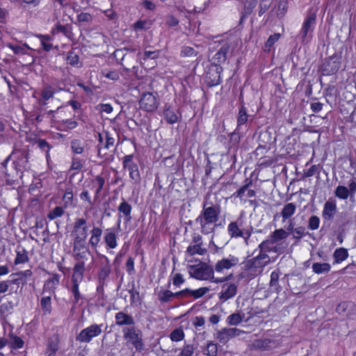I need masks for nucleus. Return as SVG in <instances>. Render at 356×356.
<instances>
[{
    "mask_svg": "<svg viewBox=\"0 0 356 356\" xmlns=\"http://www.w3.org/2000/svg\"><path fill=\"white\" fill-rule=\"evenodd\" d=\"M133 154L126 155L123 158V168H127L129 170V172H134L137 170H138V165L135 163L132 162L133 160Z\"/></svg>",
    "mask_w": 356,
    "mask_h": 356,
    "instance_id": "35",
    "label": "nucleus"
},
{
    "mask_svg": "<svg viewBox=\"0 0 356 356\" xmlns=\"http://www.w3.org/2000/svg\"><path fill=\"white\" fill-rule=\"evenodd\" d=\"M222 72L221 66L209 65L206 75V81L209 87H213L221 83L220 74Z\"/></svg>",
    "mask_w": 356,
    "mask_h": 356,
    "instance_id": "11",
    "label": "nucleus"
},
{
    "mask_svg": "<svg viewBox=\"0 0 356 356\" xmlns=\"http://www.w3.org/2000/svg\"><path fill=\"white\" fill-rule=\"evenodd\" d=\"M337 213V205L335 202L327 201L323 207L322 216L323 218V226L330 221H331Z\"/></svg>",
    "mask_w": 356,
    "mask_h": 356,
    "instance_id": "16",
    "label": "nucleus"
},
{
    "mask_svg": "<svg viewBox=\"0 0 356 356\" xmlns=\"http://www.w3.org/2000/svg\"><path fill=\"white\" fill-rule=\"evenodd\" d=\"M316 24V14L313 12L309 13L299 32V35L303 44L309 43L312 39Z\"/></svg>",
    "mask_w": 356,
    "mask_h": 356,
    "instance_id": "3",
    "label": "nucleus"
},
{
    "mask_svg": "<svg viewBox=\"0 0 356 356\" xmlns=\"http://www.w3.org/2000/svg\"><path fill=\"white\" fill-rule=\"evenodd\" d=\"M194 352V347L191 344L185 345L179 356H191Z\"/></svg>",
    "mask_w": 356,
    "mask_h": 356,
    "instance_id": "64",
    "label": "nucleus"
},
{
    "mask_svg": "<svg viewBox=\"0 0 356 356\" xmlns=\"http://www.w3.org/2000/svg\"><path fill=\"white\" fill-rule=\"evenodd\" d=\"M66 59L67 63L72 66L76 65L79 61V57L78 54H76L74 51H70L68 52Z\"/></svg>",
    "mask_w": 356,
    "mask_h": 356,
    "instance_id": "59",
    "label": "nucleus"
},
{
    "mask_svg": "<svg viewBox=\"0 0 356 356\" xmlns=\"http://www.w3.org/2000/svg\"><path fill=\"white\" fill-rule=\"evenodd\" d=\"M113 56L117 62L124 66V61L126 58H130V55L124 51V49H118L113 52Z\"/></svg>",
    "mask_w": 356,
    "mask_h": 356,
    "instance_id": "38",
    "label": "nucleus"
},
{
    "mask_svg": "<svg viewBox=\"0 0 356 356\" xmlns=\"http://www.w3.org/2000/svg\"><path fill=\"white\" fill-rule=\"evenodd\" d=\"M257 3V0H245L244 2V14L246 15L251 14Z\"/></svg>",
    "mask_w": 356,
    "mask_h": 356,
    "instance_id": "49",
    "label": "nucleus"
},
{
    "mask_svg": "<svg viewBox=\"0 0 356 356\" xmlns=\"http://www.w3.org/2000/svg\"><path fill=\"white\" fill-rule=\"evenodd\" d=\"M275 138H273L271 133L268 131H264L259 133L258 142L259 144L271 147Z\"/></svg>",
    "mask_w": 356,
    "mask_h": 356,
    "instance_id": "31",
    "label": "nucleus"
},
{
    "mask_svg": "<svg viewBox=\"0 0 356 356\" xmlns=\"http://www.w3.org/2000/svg\"><path fill=\"white\" fill-rule=\"evenodd\" d=\"M218 352L217 344L209 342L207 343L206 349L204 350V354L208 356H216Z\"/></svg>",
    "mask_w": 356,
    "mask_h": 356,
    "instance_id": "52",
    "label": "nucleus"
},
{
    "mask_svg": "<svg viewBox=\"0 0 356 356\" xmlns=\"http://www.w3.org/2000/svg\"><path fill=\"white\" fill-rule=\"evenodd\" d=\"M159 300L162 302H168L172 298H176L175 293L169 290L161 291L159 294Z\"/></svg>",
    "mask_w": 356,
    "mask_h": 356,
    "instance_id": "40",
    "label": "nucleus"
},
{
    "mask_svg": "<svg viewBox=\"0 0 356 356\" xmlns=\"http://www.w3.org/2000/svg\"><path fill=\"white\" fill-rule=\"evenodd\" d=\"M140 108L147 112H154L159 104L156 97L151 92L143 93L140 101Z\"/></svg>",
    "mask_w": 356,
    "mask_h": 356,
    "instance_id": "10",
    "label": "nucleus"
},
{
    "mask_svg": "<svg viewBox=\"0 0 356 356\" xmlns=\"http://www.w3.org/2000/svg\"><path fill=\"white\" fill-rule=\"evenodd\" d=\"M296 209V206L294 203L291 202L286 204L280 213L283 218V222L289 219L295 213Z\"/></svg>",
    "mask_w": 356,
    "mask_h": 356,
    "instance_id": "26",
    "label": "nucleus"
},
{
    "mask_svg": "<svg viewBox=\"0 0 356 356\" xmlns=\"http://www.w3.org/2000/svg\"><path fill=\"white\" fill-rule=\"evenodd\" d=\"M16 161L14 162L17 170L22 172L29 168V153L26 150H19Z\"/></svg>",
    "mask_w": 356,
    "mask_h": 356,
    "instance_id": "17",
    "label": "nucleus"
},
{
    "mask_svg": "<svg viewBox=\"0 0 356 356\" xmlns=\"http://www.w3.org/2000/svg\"><path fill=\"white\" fill-rule=\"evenodd\" d=\"M238 221L232 222L228 225V232L232 238L243 236V229L239 227Z\"/></svg>",
    "mask_w": 356,
    "mask_h": 356,
    "instance_id": "29",
    "label": "nucleus"
},
{
    "mask_svg": "<svg viewBox=\"0 0 356 356\" xmlns=\"http://www.w3.org/2000/svg\"><path fill=\"white\" fill-rule=\"evenodd\" d=\"M84 161L77 157H72V165L70 167L71 170H81L83 167Z\"/></svg>",
    "mask_w": 356,
    "mask_h": 356,
    "instance_id": "58",
    "label": "nucleus"
},
{
    "mask_svg": "<svg viewBox=\"0 0 356 356\" xmlns=\"http://www.w3.org/2000/svg\"><path fill=\"white\" fill-rule=\"evenodd\" d=\"M293 238L296 239L297 241H300L305 234V227L303 226H299L296 227V229L291 233Z\"/></svg>",
    "mask_w": 356,
    "mask_h": 356,
    "instance_id": "57",
    "label": "nucleus"
},
{
    "mask_svg": "<svg viewBox=\"0 0 356 356\" xmlns=\"http://www.w3.org/2000/svg\"><path fill=\"white\" fill-rule=\"evenodd\" d=\"M341 56L337 54L326 59L321 67L322 75L330 76L336 74L341 67Z\"/></svg>",
    "mask_w": 356,
    "mask_h": 356,
    "instance_id": "6",
    "label": "nucleus"
},
{
    "mask_svg": "<svg viewBox=\"0 0 356 356\" xmlns=\"http://www.w3.org/2000/svg\"><path fill=\"white\" fill-rule=\"evenodd\" d=\"M320 218L317 216H312L308 220V228L311 230H316L318 228Z\"/></svg>",
    "mask_w": 356,
    "mask_h": 356,
    "instance_id": "60",
    "label": "nucleus"
},
{
    "mask_svg": "<svg viewBox=\"0 0 356 356\" xmlns=\"http://www.w3.org/2000/svg\"><path fill=\"white\" fill-rule=\"evenodd\" d=\"M242 332V330L236 327L223 328L218 332L217 339L220 343L225 344L229 341L230 339L240 335V334Z\"/></svg>",
    "mask_w": 356,
    "mask_h": 356,
    "instance_id": "14",
    "label": "nucleus"
},
{
    "mask_svg": "<svg viewBox=\"0 0 356 356\" xmlns=\"http://www.w3.org/2000/svg\"><path fill=\"white\" fill-rule=\"evenodd\" d=\"M131 205L126 202L124 199L118 206V210L120 213L123 214L125 222H129L131 220Z\"/></svg>",
    "mask_w": 356,
    "mask_h": 356,
    "instance_id": "24",
    "label": "nucleus"
},
{
    "mask_svg": "<svg viewBox=\"0 0 356 356\" xmlns=\"http://www.w3.org/2000/svg\"><path fill=\"white\" fill-rule=\"evenodd\" d=\"M273 244H275V243L271 241V239L270 237L268 239L264 241L259 245V249L260 250L259 253L266 254L267 252H270L272 250L271 249L272 245H273Z\"/></svg>",
    "mask_w": 356,
    "mask_h": 356,
    "instance_id": "47",
    "label": "nucleus"
},
{
    "mask_svg": "<svg viewBox=\"0 0 356 356\" xmlns=\"http://www.w3.org/2000/svg\"><path fill=\"white\" fill-rule=\"evenodd\" d=\"M59 338L58 335H53L48 340L47 350L49 351L48 356L54 355L58 350Z\"/></svg>",
    "mask_w": 356,
    "mask_h": 356,
    "instance_id": "27",
    "label": "nucleus"
},
{
    "mask_svg": "<svg viewBox=\"0 0 356 356\" xmlns=\"http://www.w3.org/2000/svg\"><path fill=\"white\" fill-rule=\"evenodd\" d=\"M163 115L166 122L169 124H174L178 122L181 118V115L179 113L178 111H175L169 104H165L164 106Z\"/></svg>",
    "mask_w": 356,
    "mask_h": 356,
    "instance_id": "15",
    "label": "nucleus"
},
{
    "mask_svg": "<svg viewBox=\"0 0 356 356\" xmlns=\"http://www.w3.org/2000/svg\"><path fill=\"white\" fill-rule=\"evenodd\" d=\"M111 272V268L108 266H104L101 268L99 273H98V277L99 282L102 284H104L105 280L108 277Z\"/></svg>",
    "mask_w": 356,
    "mask_h": 356,
    "instance_id": "46",
    "label": "nucleus"
},
{
    "mask_svg": "<svg viewBox=\"0 0 356 356\" xmlns=\"http://www.w3.org/2000/svg\"><path fill=\"white\" fill-rule=\"evenodd\" d=\"M102 229L98 227H94L91 230V237L89 241L90 245L92 248H96L100 241Z\"/></svg>",
    "mask_w": 356,
    "mask_h": 356,
    "instance_id": "28",
    "label": "nucleus"
},
{
    "mask_svg": "<svg viewBox=\"0 0 356 356\" xmlns=\"http://www.w3.org/2000/svg\"><path fill=\"white\" fill-rule=\"evenodd\" d=\"M124 338L131 343L137 350H142L144 348V343L142 339V333L134 327H126L123 330Z\"/></svg>",
    "mask_w": 356,
    "mask_h": 356,
    "instance_id": "7",
    "label": "nucleus"
},
{
    "mask_svg": "<svg viewBox=\"0 0 356 356\" xmlns=\"http://www.w3.org/2000/svg\"><path fill=\"white\" fill-rule=\"evenodd\" d=\"M33 273L31 270L20 271L16 273H13L11 276H17V277L13 278L10 280L12 284H19L22 283V285L26 284V278L31 277Z\"/></svg>",
    "mask_w": 356,
    "mask_h": 356,
    "instance_id": "22",
    "label": "nucleus"
},
{
    "mask_svg": "<svg viewBox=\"0 0 356 356\" xmlns=\"http://www.w3.org/2000/svg\"><path fill=\"white\" fill-rule=\"evenodd\" d=\"M220 214V205L209 203L207 200L203 202L202 210L195 219V222L200 225L202 234H207L214 231L215 227H209V225L219 220Z\"/></svg>",
    "mask_w": 356,
    "mask_h": 356,
    "instance_id": "1",
    "label": "nucleus"
},
{
    "mask_svg": "<svg viewBox=\"0 0 356 356\" xmlns=\"http://www.w3.org/2000/svg\"><path fill=\"white\" fill-rule=\"evenodd\" d=\"M353 306V303L350 302H343L339 303L336 308V311L341 315L348 316V309Z\"/></svg>",
    "mask_w": 356,
    "mask_h": 356,
    "instance_id": "48",
    "label": "nucleus"
},
{
    "mask_svg": "<svg viewBox=\"0 0 356 356\" xmlns=\"http://www.w3.org/2000/svg\"><path fill=\"white\" fill-rule=\"evenodd\" d=\"M197 52L191 47L184 46L181 48V56L183 57H195Z\"/></svg>",
    "mask_w": 356,
    "mask_h": 356,
    "instance_id": "54",
    "label": "nucleus"
},
{
    "mask_svg": "<svg viewBox=\"0 0 356 356\" xmlns=\"http://www.w3.org/2000/svg\"><path fill=\"white\" fill-rule=\"evenodd\" d=\"M238 263V259L234 256L229 255L227 259H222L218 261L216 266L215 270L216 272H222L225 269H230L232 267L236 266Z\"/></svg>",
    "mask_w": 356,
    "mask_h": 356,
    "instance_id": "18",
    "label": "nucleus"
},
{
    "mask_svg": "<svg viewBox=\"0 0 356 356\" xmlns=\"http://www.w3.org/2000/svg\"><path fill=\"white\" fill-rule=\"evenodd\" d=\"M72 293L74 296L73 305H75L78 303L79 300L81 298V295L79 291V282L76 280H72Z\"/></svg>",
    "mask_w": 356,
    "mask_h": 356,
    "instance_id": "42",
    "label": "nucleus"
},
{
    "mask_svg": "<svg viewBox=\"0 0 356 356\" xmlns=\"http://www.w3.org/2000/svg\"><path fill=\"white\" fill-rule=\"evenodd\" d=\"M249 115L247 113V108L245 107L244 104L242 103L238 109V113L237 117V127L235 132L239 134L243 126H245L248 122Z\"/></svg>",
    "mask_w": 356,
    "mask_h": 356,
    "instance_id": "20",
    "label": "nucleus"
},
{
    "mask_svg": "<svg viewBox=\"0 0 356 356\" xmlns=\"http://www.w3.org/2000/svg\"><path fill=\"white\" fill-rule=\"evenodd\" d=\"M95 182L97 185V189L95 191V196H96V197H97L99 193L103 189V187H104V185L105 183V180H104V178L101 176H97L95 177Z\"/></svg>",
    "mask_w": 356,
    "mask_h": 356,
    "instance_id": "63",
    "label": "nucleus"
},
{
    "mask_svg": "<svg viewBox=\"0 0 356 356\" xmlns=\"http://www.w3.org/2000/svg\"><path fill=\"white\" fill-rule=\"evenodd\" d=\"M280 34L274 33L273 35H270L268 39L265 43V49L264 50L270 51V47L280 39Z\"/></svg>",
    "mask_w": 356,
    "mask_h": 356,
    "instance_id": "55",
    "label": "nucleus"
},
{
    "mask_svg": "<svg viewBox=\"0 0 356 356\" xmlns=\"http://www.w3.org/2000/svg\"><path fill=\"white\" fill-rule=\"evenodd\" d=\"M102 333L101 325L92 324L82 330L76 336V340L81 343H89L93 337L99 336Z\"/></svg>",
    "mask_w": 356,
    "mask_h": 356,
    "instance_id": "9",
    "label": "nucleus"
},
{
    "mask_svg": "<svg viewBox=\"0 0 356 356\" xmlns=\"http://www.w3.org/2000/svg\"><path fill=\"white\" fill-rule=\"evenodd\" d=\"M17 256L15 259V264H24L29 261L27 251L22 247H18L16 251Z\"/></svg>",
    "mask_w": 356,
    "mask_h": 356,
    "instance_id": "34",
    "label": "nucleus"
},
{
    "mask_svg": "<svg viewBox=\"0 0 356 356\" xmlns=\"http://www.w3.org/2000/svg\"><path fill=\"white\" fill-rule=\"evenodd\" d=\"M70 147L73 153L81 154L83 152L84 147L81 140L74 139L70 142Z\"/></svg>",
    "mask_w": 356,
    "mask_h": 356,
    "instance_id": "44",
    "label": "nucleus"
},
{
    "mask_svg": "<svg viewBox=\"0 0 356 356\" xmlns=\"http://www.w3.org/2000/svg\"><path fill=\"white\" fill-rule=\"evenodd\" d=\"M115 321H115L116 325H120V326L132 325L135 323L134 318L131 316H130L123 312H118L115 314Z\"/></svg>",
    "mask_w": 356,
    "mask_h": 356,
    "instance_id": "21",
    "label": "nucleus"
},
{
    "mask_svg": "<svg viewBox=\"0 0 356 356\" xmlns=\"http://www.w3.org/2000/svg\"><path fill=\"white\" fill-rule=\"evenodd\" d=\"M72 257L76 261H93V257L87 244H72Z\"/></svg>",
    "mask_w": 356,
    "mask_h": 356,
    "instance_id": "8",
    "label": "nucleus"
},
{
    "mask_svg": "<svg viewBox=\"0 0 356 356\" xmlns=\"http://www.w3.org/2000/svg\"><path fill=\"white\" fill-rule=\"evenodd\" d=\"M40 305L43 315L50 314L51 312V294L44 296L41 298Z\"/></svg>",
    "mask_w": 356,
    "mask_h": 356,
    "instance_id": "32",
    "label": "nucleus"
},
{
    "mask_svg": "<svg viewBox=\"0 0 356 356\" xmlns=\"http://www.w3.org/2000/svg\"><path fill=\"white\" fill-rule=\"evenodd\" d=\"M188 268L189 274L192 277L201 280H210L211 282L215 283L229 281L233 276L232 274H230L228 276L222 278H216L213 276V268L205 263L201 264L200 266L196 265H191L188 266Z\"/></svg>",
    "mask_w": 356,
    "mask_h": 356,
    "instance_id": "2",
    "label": "nucleus"
},
{
    "mask_svg": "<svg viewBox=\"0 0 356 356\" xmlns=\"http://www.w3.org/2000/svg\"><path fill=\"white\" fill-rule=\"evenodd\" d=\"M104 241L106 245L110 248H115L117 246L116 235L113 232L106 233Z\"/></svg>",
    "mask_w": 356,
    "mask_h": 356,
    "instance_id": "45",
    "label": "nucleus"
},
{
    "mask_svg": "<svg viewBox=\"0 0 356 356\" xmlns=\"http://www.w3.org/2000/svg\"><path fill=\"white\" fill-rule=\"evenodd\" d=\"M270 149L271 147L264 145L262 144L259 143V146L254 151V154L257 156H261V158L259 159V161H261L264 159L265 154H266Z\"/></svg>",
    "mask_w": 356,
    "mask_h": 356,
    "instance_id": "51",
    "label": "nucleus"
},
{
    "mask_svg": "<svg viewBox=\"0 0 356 356\" xmlns=\"http://www.w3.org/2000/svg\"><path fill=\"white\" fill-rule=\"evenodd\" d=\"M289 235V233L286 230L280 228L275 229L273 232H272L269 237L270 238L271 241L275 243L281 240L286 239Z\"/></svg>",
    "mask_w": 356,
    "mask_h": 356,
    "instance_id": "30",
    "label": "nucleus"
},
{
    "mask_svg": "<svg viewBox=\"0 0 356 356\" xmlns=\"http://www.w3.org/2000/svg\"><path fill=\"white\" fill-rule=\"evenodd\" d=\"M73 190L72 187L66 188L64 195H63V200L65 201V204L72 205L73 204Z\"/></svg>",
    "mask_w": 356,
    "mask_h": 356,
    "instance_id": "53",
    "label": "nucleus"
},
{
    "mask_svg": "<svg viewBox=\"0 0 356 356\" xmlns=\"http://www.w3.org/2000/svg\"><path fill=\"white\" fill-rule=\"evenodd\" d=\"M330 268L331 266L328 263H314L312 265V270L316 274L328 273Z\"/></svg>",
    "mask_w": 356,
    "mask_h": 356,
    "instance_id": "36",
    "label": "nucleus"
},
{
    "mask_svg": "<svg viewBox=\"0 0 356 356\" xmlns=\"http://www.w3.org/2000/svg\"><path fill=\"white\" fill-rule=\"evenodd\" d=\"M245 182L246 183L242 187H241L235 193H234V196H236L242 199L245 192L248 190L250 185L252 184V181L249 180L248 179H245Z\"/></svg>",
    "mask_w": 356,
    "mask_h": 356,
    "instance_id": "62",
    "label": "nucleus"
},
{
    "mask_svg": "<svg viewBox=\"0 0 356 356\" xmlns=\"http://www.w3.org/2000/svg\"><path fill=\"white\" fill-rule=\"evenodd\" d=\"M227 282L228 281L222 282L223 284L222 285L221 291L218 296L219 300L222 303L234 298L237 293V284L235 283H228Z\"/></svg>",
    "mask_w": 356,
    "mask_h": 356,
    "instance_id": "12",
    "label": "nucleus"
},
{
    "mask_svg": "<svg viewBox=\"0 0 356 356\" xmlns=\"http://www.w3.org/2000/svg\"><path fill=\"white\" fill-rule=\"evenodd\" d=\"M64 214V210L61 207H56L53 210L49 212L47 218L50 220H54Z\"/></svg>",
    "mask_w": 356,
    "mask_h": 356,
    "instance_id": "50",
    "label": "nucleus"
},
{
    "mask_svg": "<svg viewBox=\"0 0 356 356\" xmlns=\"http://www.w3.org/2000/svg\"><path fill=\"white\" fill-rule=\"evenodd\" d=\"M185 334L181 327L175 329L170 334V338L172 341H180L184 339Z\"/></svg>",
    "mask_w": 356,
    "mask_h": 356,
    "instance_id": "41",
    "label": "nucleus"
},
{
    "mask_svg": "<svg viewBox=\"0 0 356 356\" xmlns=\"http://www.w3.org/2000/svg\"><path fill=\"white\" fill-rule=\"evenodd\" d=\"M245 315L242 312L232 314L227 318V323L229 325H238L244 319Z\"/></svg>",
    "mask_w": 356,
    "mask_h": 356,
    "instance_id": "33",
    "label": "nucleus"
},
{
    "mask_svg": "<svg viewBox=\"0 0 356 356\" xmlns=\"http://www.w3.org/2000/svg\"><path fill=\"white\" fill-rule=\"evenodd\" d=\"M250 267L254 268H261L270 262V259L267 254L259 253L257 257L248 261Z\"/></svg>",
    "mask_w": 356,
    "mask_h": 356,
    "instance_id": "19",
    "label": "nucleus"
},
{
    "mask_svg": "<svg viewBox=\"0 0 356 356\" xmlns=\"http://www.w3.org/2000/svg\"><path fill=\"white\" fill-rule=\"evenodd\" d=\"M59 283L58 275H54L52 277L48 279L43 287L42 294L49 292V294L54 293L55 286Z\"/></svg>",
    "mask_w": 356,
    "mask_h": 356,
    "instance_id": "25",
    "label": "nucleus"
},
{
    "mask_svg": "<svg viewBox=\"0 0 356 356\" xmlns=\"http://www.w3.org/2000/svg\"><path fill=\"white\" fill-rule=\"evenodd\" d=\"M230 49V44L228 42H225L222 44L220 48L212 57L211 61L213 65L221 66L220 65L225 62L227 58V54Z\"/></svg>",
    "mask_w": 356,
    "mask_h": 356,
    "instance_id": "13",
    "label": "nucleus"
},
{
    "mask_svg": "<svg viewBox=\"0 0 356 356\" xmlns=\"http://www.w3.org/2000/svg\"><path fill=\"white\" fill-rule=\"evenodd\" d=\"M56 29L58 32L63 33L67 38H70L72 35L70 25H61L58 24L56 26Z\"/></svg>",
    "mask_w": 356,
    "mask_h": 356,
    "instance_id": "56",
    "label": "nucleus"
},
{
    "mask_svg": "<svg viewBox=\"0 0 356 356\" xmlns=\"http://www.w3.org/2000/svg\"><path fill=\"white\" fill-rule=\"evenodd\" d=\"M86 262L76 261V264L73 268V275L72 280L81 281L83 278V274L86 271Z\"/></svg>",
    "mask_w": 356,
    "mask_h": 356,
    "instance_id": "23",
    "label": "nucleus"
},
{
    "mask_svg": "<svg viewBox=\"0 0 356 356\" xmlns=\"http://www.w3.org/2000/svg\"><path fill=\"white\" fill-rule=\"evenodd\" d=\"M206 252L207 250L202 248L201 245H190L186 249V253L190 256H193L195 254L204 255Z\"/></svg>",
    "mask_w": 356,
    "mask_h": 356,
    "instance_id": "37",
    "label": "nucleus"
},
{
    "mask_svg": "<svg viewBox=\"0 0 356 356\" xmlns=\"http://www.w3.org/2000/svg\"><path fill=\"white\" fill-rule=\"evenodd\" d=\"M87 229L86 219H76L72 232V236H73L72 244H86Z\"/></svg>",
    "mask_w": 356,
    "mask_h": 356,
    "instance_id": "4",
    "label": "nucleus"
},
{
    "mask_svg": "<svg viewBox=\"0 0 356 356\" xmlns=\"http://www.w3.org/2000/svg\"><path fill=\"white\" fill-rule=\"evenodd\" d=\"M349 194L348 188L343 186H338L334 191L335 196L341 200H346Z\"/></svg>",
    "mask_w": 356,
    "mask_h": 356,
    "instance_id": "43",
    "label": "nucleus"
},
{
    "mask_svg": "<svg viewBox=\"0 0 356 356\" xmlns=\"http://www.w3.org/2000/svg\"><path fill=\"white\" fill-rule=\"evenodd\" d=\"M105 134V143L102 145H97V156L102 159L104 162L111 163L114 159L115 149L111 151V153H107L106 150L110 149L113 147L115 139L113 138L108 131H104Z\"/></svg>",
    "mask_w": 356,
    "mask_h": 356,
    "instance_id": "5",
    "label": "nucleus"
},
{
    "mask_svg": "<svg viewBox=\"0 0 356 356\" xmlns=\"http://www.w3.org/2000/svg\"><path fill=\"white\" fill-rule=\"evenodd\" d=\"M334 261L336 263H340L344 261L348 256L346 249L341 248L337 249L334 252Z\"/></svg>",
    "mask_w": 356,
    "mask_h": 356,
    "instance_id": "39",
    "label": "nucleus"
},
{
    "mask_svg": "<svg viewBox=\"0 0 356 356\" xmlns=\"http://www.w3.org/2000/svg\"><path fill=\"white\" fill-rule=\"evenodd\" d=\"M209 291L208 287H202L197 290L191 289V296H193L195 299L200 298L205 295Z\"/></svg>",
    "mask_w": 356,
    "mask_h": 356,
    "instance_id": "61",
    "label": "nucleus"
}]
</instances>
